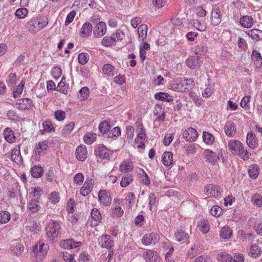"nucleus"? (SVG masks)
<instances>
[{
  "label": "nucleus",
  "instance_id": "f257e3e1",
  "mask_svg": "<svg viewBox=\"0 0 262 262\" xmlns=\"http://www.w3.org/2000/svg\"><path fill=\"white\" fill-rule=\"evenodd\" d=\"M228 147L233 154L239 156L244 160L249 159L250 154L244 149V145L239 141L230 140L228 143Z\"/></svg>",
  "mask_w": 262,
  "mask_h": 262
},
{
  "label": "nucleus",
  "instance_id": "f03ea898",
  "mask_svg": "<svg viewBox=\"0 0 262 262\" xmlns=\"http://www.w3.org/2000/svg\"><path fill=\"white\" fill-rule=\"evenodd\" d=\"M48 18L46 16H38L32 18L28 23L29 29L32 32H37L48 25Z\"/></svg>",
  "mask_w": 262,
  "mask_h": 262
},
{
  "label": "nucleus",
  "instance_id": "7ed1b4c3",
  "mask_svg": "<svg viewBox=\"0 0 262 262\" xmlns=\"http://www.w3.org/2000/svg\"><path fill=\"white\" fill-rule=\"evenodd\" d=\"M60 226L56 221H51L46 227L47 236L50 241H53L59 233Z\"/></svg>",
  "mask_w": 262,
  "mask_h": 262
},
{
  "label": "nucleus",
  "instance_id": "20e7f679",
  "mask_svg": "<svg viewBox=\"0 0 262 262\" xmlns=\"http://www.w3.org/2000/svg\"><path fill=\"white\" fill-rule=\"evenodd\" d=\"M49 246L48 245L45 244L42 241H40L33 246V251L36 256L40 259H42L46 255Z\"/></svg>",
  "mask_w": 262,
  "mask_h": 262
},
{
  "label": "nucleus",
  "instance_id": "39448f33",
  "mask_svg": "<svg viewBox=\"0 0 262 262\" xmlns=\"http://www.w3.org/2000/svg\"><path fill=\"white\" fill-rule=\"evenodd\" d=\"M205 192L209 196L217 198L222 194L223 189L220 186L213 184H209L205 188Z\"/></svg>",
  "mask_w": 262,
  "mask_h": 262
},
{
  "label": "nucleus",
  "instance_id": "423d86ee",
  "mask_svg": "<svg viewBox=\"0 0 262 262\" xmlns=\"http://www.w3.org/2000/svg\"><path fill=\"white\" fill-rule=\"evenodd\" d=\"M96 156L102 159L110 160V157L112 155L113 151L107 149L103 145L100 144L95 150Z\"/></svg>",
  "mask_w": 262,
  "mask_h": 262
},
{
  "label": "nucleus",
  "instance_id": "0eeeda50",
  "mask_svg": "<svg viewBox=\"0 0 262 262\" xmlns=\"http://www.w3.org/2000/svg\"><path fill=\"white\" fill-rule=\"evenodd\" d=\"M201 57L193 56L189 57L186 60V65L191 69H199L203 63Z\"/></svg>",
  "mask_w": 262,
  "mask_h": 262
},
{
  "label": "nucleus",
  "instance_id": "6e6552de",
  "mask_svg": "<svg viewBox=\"0 0 262 262\" xmlns=\"http://www.w3.org/2000/svg\"><path fill=\"white\" fill-rule=\"evenodd\" d=\"M99 244L102 248L107 249L108 250L112 249L114 246V241L109 235H103L98 238Z\"/></svg>",
  "mask_w": 262,
  "mask_h": 262
},
{
  "label": "nucleus",
  "instance_id": "1a4fd4ad",
  "mask_svg": "<svg viewBox=\"0 0 262 262\" xmlns=\"http://www.w3.org/2000/svg\"><path fill=\"white\" fill-rule=\"evenodd\" d=\"M203 155L205 162L211 165H215L219 160V156L210 149H205Z\"/></svg>",
  "mask_w": 262,
  "mask_h": 262
},
{
  "label": "nucleus",
  "instance_id": "9d476101",
  "mask_svg": "<svg viewBox=\"0 0 262 262\" xmlns=\"http://www.w3.org/2000/svg\"><path fill=\"white\" fill-rule=\"evenodd\" d=\"M159 241V235L154 233H150L144 235L142 238V243L145 245L156 244Z\"/></svg>",
  "mask_w": 262,
  "mask_h": 262
},
{
  "label": "nucleus",
  "instance_id": "9b49d317",
  "mask_svg": "<svg viewBox=\"0 0 262 262\" xmlns=\"http://www.w3.org/2000/svg\"><path fill=\"white\" fill-rule=\"evenodd\" d=\"M183 137L190 142L195 141L198 137V134L197 131L193 128L189 127L186 129L183 133Z\"/></svg>",
  "mask_w": 262,
  "mask_h": 262
},
{
  "label": "nucleus",
  "instance_id": "f8f14e48",
  "mask_svg": "<svg viewBox=\"0 0 262 262\" xmlns=\"http://www.w3.org/2000/svg\"><path fill=\"white\" fill-rule=\"evenodd\" d=\"M106 31V26L103 21H100L95 26L93 33L96 37H100L103 36Z\"/></svg>",
  "mask_w": 262,
  "mask_h": 262
},
{
  "label": "nucleus",
  "instance_id": "ddd939ff",
  "mask_svg": "<svg viewBox=\"0 0 262 262\" xmlns=\"http://www.w3.org/2000/svg\"><path fill=\"white\" fill-rule=\"evenodd\" d=\"M98 197L100 203L103 205L108 206L111 204V198L106 190H100L98 193Z\"/></svg>",
  "mask_w": 262,
  "mask_h": 262
},
{
  "label": "nucleus",
  "instance_id": "4468645a",
  "mask_svg": "<svg viewBox=\"0 0 262 262\" xmlns=\"http://www.w3.org/2000/svg\"><path fill=\"white\" fill-rule=\"evenodd\" d=\"M60 245L64 249H71L79 247L81 243L75 242L73 239H68L61 241Z\"/></svg>",
  "mask_w": 262,
  "mask_h": 262
},
{
  "label": "nucleus",
  "instance_id": "2eb2a0df",
  "mask_svg": "<svg viewBox=\"0 0 262 262\" xmlns=\"http://www.w3.org/2000/svg\"><path fill=\"white\" fill-rule=\"evenodd\" d=\"M225 133L230 137L234 136L236 133V128L234 123L231 121L226 122L224 127Z\"/></svg>",
  "mask_w": 262,
  "mask_h": 262
},
{
  "label": "nucleus",
  "instance_id": "dca6fc26",
  "mask_svg": "<svg viewBox=\"0 0 262 262\" xmlns=\"http://www.w3.org/2000/svg\"><path fill=\"white\" fill-rule=\"evenodd\" d=\"M174 236L177 241L182 243H185L189 237V233L182 229H178Z\"/></svg>",
  "mask_w": 262,
  "mask_h": 262
},
{
  "label": "nucleus",
  "instance_id": "f3484780",
  "mask_svg": "<svg viewBox=\"0 0 262 262\" xmlns=\"http://www.w3.org/2000/svg\"><path fill=\"white\" fill-rule=\"evenodd\" d=\"M87 150L85 145H79L76 149V156L77 158L81 161H84L87 157Z\"/></svg>",
  "mask_w": 262,
  "mask_h": 262
},
{
  "label": "nucleus",
  "instance_id": "a211bd4d",
  "mask_svg": "<svg viewBox=\"0 0 262 262\" xmlns=\"http://www.w3.org/2000/svg\"><path fill=\"white\" fill-rule=\"evenodd\" d=\"M221 20L220 9L217 8L213 9L211 15V24L213 26H216L221 23Z\"/></svg>",
  "mask_w": 262,
  "mask_h": 262
},
{
  "label": "nucleus",
  "instance_id": "6ab92c4d",
  "mask_svg": "<svg viewBox=\"0 0 262 262\" xmlns=\"http://www.w3.org/2000/svg\"><path fill=\"white\" fill-rule=\"evenodd\" d=\"M246 141L248 146L252 149L255 148L258 145L255 135L252 132H250L248 133Z\"/></svg>",
  "mask_w": 262,
  "mask_h": 262
},
{
  "label": "nucleus",
  "instance_id": "aec40b11",
  "mask_svg": "<svg viewBox=\"0 0 262 262\" xmlns=\"http://www.w3.org/2000/svg\"><path fill=\"white\" fill-rule=\"evenodd\" d=\"M144 257L147 262H158L160 259L158 254L150 250L146 251Z\"/></svg>",
  "mask_w": 262,
  "mask_h": 262
},
{
  "label": "nucleus",
  "instance_id": "412c9836",
  "mask_svg": "<svg viewBox=\"0 0 262 262\" xmlns=\"http://www.w3.org/2000/svg\"><path fill=\"white\" fill-rule=\"evenodd\" d=\"M92 179H86L82 187L80 189V193L83 196H86L90 193L93 189Z\"/></svg>",
  "mask_w": 262,
  "mask_h": 262
},
{
  "label": "nucleus",
  "instance_id": "4be33fe9",
  "mask_svg": "<svg viewBox=\"0 0 262 262\" xmlns=\"http://www.w3.org/2000/svg\"><path fill=\"white\" fill-rule=\"evenodd\" d=\"M239 23L242 27L246 28H249L253 26L254 21L251 16L244 15L240 18Z\"/></svg>",
  "mask_w": 262,
  "mask_h": 262
},
{
  "label": "nucleus",
  "instance_id": "5701e85b",
  "mask_svg": "<svg viewBox=\"0 0 262 262\" xmlns=\"http://www.w3.org/2000/svg\"><path fill=\"white\" fill-rule=\"evenodd\" d=\"M93 27L90 23H84L80 30V35L82 37H88L92 33Z\"/></svg>",
  "mask_w": 262,
  "mask_h": 262
},
{
  "label": "nucleus",
  "instance_id": "b1692460",
  "mask_svg": "<svg viewBox=\"0 0 262 262\" xmlns=\"http://www.w3.org/2000/svg\"><path fill=\"white\" fill-rule=\"evenodd\" d=\"M173 154L171 151H165L162 155V162L166 166H169L173 164Z\"/></svg>",
  "mask_w": 262,
  "mask_h": 262
},
{
  "label": "nucleus",
  "instance_id": "393cba45",
  "mask_svg": "<svg viewBox=\"0 0 262 262\" xmlns=\"http://www.w3.org/2000/svg\"><path fill=\"white\" fill-rule=\"evenodd\" d=\"M10 159L17 164L23 162L19 147L18 149L14 148L12 150Z\"/></svg>",
  "mask_w": 262,
  "mask_h": 262
},
{
  "label": "nucleus",
  "instance_id": "a878e982",
  "mask_svg": "<svg viewBox=\"0 0 262 262\" xmlns=\"http://www.w3.org/2000/svg\"><path fill=\"white\" fill-rule=\"evenodd\" d=\"M170 89L176 91H183L181 78L173 79L170 84Z\"/></svg>",
  "mask_w": 262,
  "mask_h": 262
},
{
  "label": "nucleus",
  "instance_id": "bb28decb",
  "mask_svg": "<svg viewBox=\"0 0 262 262\" xmlns=\"http://www.w3.org/2000/svg\"><path fill=\"white\" fill-rule=\"evenodd\" d=\"M3 135L4 138L7 142L12 143L15 141V138L14 133L10 128H5Z\"/></svg>",
  "mask_w": 262,
  "mask_h": 262
},
{
  "label": "nucleus",
  "instance_id": "cd10ccee",
  "mask_svg": "<svg viewBox=\"0 0 262 262\" xmlns=\"http://www.w3.org/2000/svg\"><path fill=\"white\" fill-rule=\"evenodd\" d=\"M31 100L28 98L20 99L16 103V106L20 110H25L31 106Z\"/></svg>",
  "mask_w": 262,
  "mask_h": 262
},
{
  "label": "nucleus",
  "instance_id": "c85d7f7f",
  "mask_svg": "<svg viewBox=\"0 0 262 262\" xmlns=\"http://www.w3.org/2000/svg\"><path fill=\"white\" fill-rule=\"evenodd\" d=\"M48 148V145L46 141H43L38 143L36 146L35 151L40 155L45 153Z\"/></svg>",
  "mask_w": 262,
  "mask_h": 262
},
{
  "label": "nucleus",
  "instance_id": "c756f323",
  "mask_svg": "<svg viewBox=\"0 0 262 262\" xmlns=\"http://www.w3.org/2000/svg\"><path fill=\"white\" fill-rule=\"evenodd\" d=\"M147 27L146 25H141L138 28V36L140 40L144 41L147 37Z\"/></svg>",
  "mask_w": 262,
  "mask_h": 262
},
{
  "label": "nucleus",
  "instance_id": "7c9ffc66",
  "mask_svg": "<svg viewBox=\"0 0 262 262\" xmlns=\"http://www.w3.org/2000/svg\"><path fill=\"white\" fill-rule=\"evenodd\" d=\"M39 202L37 200H32L28 205V209L31 213H35L40 208Z\"/></svg>",
  "mask_w": 262,
  "mask_h": 262
},
{
  "label": "nucleus",
  "instance_id": "2f4dec72",
  "mask_svg": "<svg viewBox=\"0 0 262 262\" xmlns=\"http://www.w3.org/2000/svg\"><path fill=\"white\" fill-rule=\"evenodd\" d=\"M247 34L253 39H262V31L259 29H253L250 30L248 31Z\"/></svg>",
  "mask_w": 262,
  "mask_h": 262
},
{
  "label": "nucleus",
  "instance_id": "473e14b6",
  "mask_svg": "<svg viewBox=\"0 0 262 262\" xmlns=\"http://www.w3.org/2000/svg\"><path fill=\"white\" fill-rule=\"evenodd\" d=\"M101 44L104 47H110L116 44V40L112 35L111 36H105L102 39Z\"/></svg>",
  "mask_w": 262,
  "mask_h": 262
},
{
  "label": "nucleus",
  "instance_id": "72a5a7b5",
  "mask_svg": "<svg viewBox=\"0 0 262 262\" xmlns=\"http://www.w3.org/2000/svg\"><path fill=\"white\" fill-rule=\"evenodd\" d=\"M43 170L42 167L39 166H34L31 169V173L32 176L35 178H38L43 174Z\"/></svg>",
  "mask_w": 262,
  "mask_h": 262
},
{
  "label": "nucleus",
  "instance_id": "f704fd0d",
  "mask_svg": "<svg viewBox=\"0 0 262 262\" xmlns=\"http://www.w3.org/2000/svg\"><path fill=\"white\" fill-rule=\"evenodd\" d=\"M249 254L253 257H257L261 254L260 248L256 244L252 245L249 249Z\"/></svg>",
  "mask_w": 262,
  "mask_h": 262
},
{
  "label": "nucleus",
  "instance_id": "c9c22d12",
  "mask_svg": "<svg viewBox=\"0 0 262 262\" xmlns=\"http://www.w3.org/2000/svg\"><path fill=\"white\" fill-rule=\"evenodd\" d=\"M182 84L183 85V91L189 90L194 86V81L191 79L181 78Z\"/></svg>",
  "mask_w": 262,
  "mask_h": 262
},
{
  "label": "nucleus",
  "instance_id": "e433bc0d",
  "mask_svg": "<svg viewBox=\"0 0 262 262\" xmlns=\"http://www.w3.org/2000/svg\"><path fill=\"white\" fill-rule=\"evenodd\" d=\"M155 98L157 100L170 102L172 101L171 97L166 93L159 92L155 94Z\"/></svg>",
  "mask_w": 262,
  "mask_h": 262
},
{
  "label": "nucleus",
  "instance_id": "4c0bfd02",
  "mask_svg": "<svg viewBox=\"0 0 262 262\" xmlns=\"http://www.w3.org/2000/svg\"><path fill=\"white\" fill-rule=\"evenodd\" d=\"M198 228L204 234H205L209 230V224L207 221L201 220L198 225Z\"/></svg>",
  "mask_w": 262,
  "mask_h": 262
},
{
  "label": "nucleus",
  "instance_id": "58836bf2",
  "mask_svg": "<svg viewBox=\"0 0 262 262\" xmlns=\"http://www.w3.org/2000/svg\"><path fill=\"white\" fill-rule=\"evenodd\" d=\"M69 85L63 81V79H62L57 86V91L67 94L69 92Z\"/></svg>",
  "mask_w": 262,
  "mask_h": 262
},
{
  "label": "nucleus",
  "instance_id": "ea45409f",
  "mask_svg": "<svg viewBox=\"0 0 262 262\" xmlns=\"http://www.w3.org/2000/svg\"><path fill=\"white\" fill-rule=\"evenodd\" d=\"M217 259L219 262H232L233 257L227 253H220L217 255Z\"/></svg>",
  "mask_w": 262,
  "mask_h": 262
},
{
  "label": "nucleus",
  "instance_id": "a19ab883",
  "mask_svg": "<svg viewBox=\"0 0 262 262\" xmlns=\"http://www.w3.org/2000/svg\"><path fill=\"white\" fill-rule=\"evenodd\" d=\"M203 139L204 142L208 145H212L214 141V136L208 132L203 133Z\"/></svg>",
  "mask_w": 262,
  "mask_h": 262
},
{
  "label": "nucleus",
  "instance_id": "79ce46f5",
  "mask_svg": "<svg viewBox=\"0 0 262 262\" xmlns=\"http://www.w3.org/2000/svg\"><path fill=\"white\" fill-rule=\"evenodd\" d=\"M102 71L104 74L107 76H113L115 74L114 68L110 64L106 63L104 64Z\"/></svg>",
  "mask_w": 262,
  "mask_h": 262
},
{
  "label": "nucleus",
  "instance_id": "37998d69",
  "mask_svg": "<svg viewBox=\"0 0 262 262\" xmlns=\"http://www.w3.org/2000/svg\"><path fill=\"white\" fill-rule=\"evenodd\" d=\"M26 228L27 230H29L33 234L37 233L41 230V227L39 225L34 222L30 223L29 225L26 226Z\"/></svg>",
  "mask_w": 262,
  "mask_h": 262
},
{
  "label": "nucleus",
  "instance_id": "c03bdc74",
  "mask_svg": "<svg viewBox=\"0 0 262 262\" xmlns=\"http://www.w3.org/2000/svg\"><path fill=\"white\" fill-rule=\"evenodd\" d=\"M248 173L250 177L252 179H256L259 174V169L258 166L256 165H253L249 166Z\"/></svg>",
  "mask_w": 262,
  "mask_h": 262
},
{
  "label": "nucleus",
  "instance_id": "a18cd8bd",
  "mask_svg": "<svg viewBox=\"0 0 262 262\" xmlns=\"http://www.w3.org/2000/svg\"><path fill=\"white\" fill-rule=\"evenodd\" d=\"M192 50L195 54L203 55L207 52V47L204 43H201L198 46L194 47Z\"/></svg>",
  "mask_w": 262,
  "mask_h": 262
},
{
  "label": "nucleus",
  "instance_id": "49530a36",
  "mask_svg": "<svg viewBox=\"0 0 262 262\" xmlns=\"http://www.w3.org/2000/svg\"><path fill=\"white\" fill-rule=\"evenodd\" d=\"M11 218L10 213L7 211H0V223L5 224L8 223Z\"/></svg>",
  "mask_w": 262,
  "mask_h": 262
},
{
  "label": "nucleus",
  "instance_id": "de8ad7c7",
  "mask_svg": "<svg viewBox=\"0 0 262 262\" xmlns=\"http://www.w3.org/2000/svg\"><path fill=\"white\" fill-rule=\"evenodd\" d=\"M192 25L195 29L200 31H205L206 29V24L204 21L194 20Z\"/></svg>",
  "mask_w": 262,
  "mask_h": 262
},
{
  "label": "nucleus",
  "instance_id": "09e8293b",
  "mask_svg": "<svg viewBox=\"0 0 262 262\" xmlns=\"http://www.w3.org/2000/svg\"><path fill=\"white\" fill-rule=\"evenodd\" d=\"M139 175L140 176V181L142 184L146 185H148L150 184V181L144 170L140 169L139 172Z\"/></svg>",
  "mask_w": 262,
  "mask_h": 262
},
{
  "label": "nucleus",
  "instance_id": "8fccbe9b",
  "mask_svg": "<svg viewBox=\"0 0 262 262\" xmlns=\"http://www.w3.org/2000/svg\"><path fill=\"white\" fill-rule=\"evenodd\" d=\"M119 169L122 172H128L133 169V165L129 162L124 161L120 164Z\"/></svg>",
  "mask_w": 262,
  "mask_h": 262
},
{
  "label": "nucleus",
  "instance_id": "3c124183",
  "mask_svg": "<svg viewBox=\"0 0 262 262\" xmlns=\"http://www.w3.org/2000/svg\"><path fill=\"white\" fill-rule=\"evenodd\" d=\"M91 216L93 220L96 222H100L101 219V215L100 211L96 208H94L91 211ZM98 224L97 223L95 224L94 226H96Z\"/></svg>",
  "mask_w": 262,
  "mask_h": 262
},
{
  "label": "nucleus",
  "instance_id": "603ef678",
  "mask_svg": "<svg viewBox=\"0 0 262 262\" xmlns=\"http://www.w3.org/2000/svg\"><path fill=\"white\" fill-rule=\"evenodd\" d=\"M133 181V177L130 174H125L122 179L120 185L122 187H126Z\"/></svg>",
  "mask_w": 262,
  "mask_h": 262
},
{
  "label": "nucleus",
  "instance_id": "864d4df0",
  "mask_svg": "<svg viewBox=\"0 0 262 262\" xmlns=\"http://www.w3.org/2000/svg\"><path fill=\"white\" fill-rule=\"evenodd\" d=\"M125 200L127 201L128 207L131 208L135 203L136 196L133 192L128 193L125 197Z\"/></svg>",
  "mask_w": 262,
  "mask_h": 262
},
{
  "label": "nucleus",
  "instance_id": "5fc2aeb1",
  "mask_svg": "<svg viewBox=\"0 0 262 262\" xmlns=\"http://www.w3.org/2000/svg\"><path fill=\"white\" fill-rule=\"evenodd\" d=\"M96 135L89 133H86L83 137L84 142L88 144H92L96 140Z\"/></svg>",
  "mask_w": 262,
  "mask_h": 262
},
{
  "label": "nucleus",
  "instance_id": "6e6d98bb",
  "mask_svg": "<svg viewBox=\"0 0 262 262\" xmlns=\"http://www.w3.org/2000/svg\"><path fill=\"white\" fill-rule=\"evenodd\" d=\"M43 130L42 131V134H43L45 132H50L52 130H54V128L53 127L51 122L49 121H45L42 123Z\"/></svg>",
  "mask_w": 262,
  "mask_h": 262
},
{
  "label": "nucleus",
  "instance_id": "4d7b16f0",
  "mask_svg": "<svg viewBox=\"0 0 262 262\" xmlns=\"http://www.w3.org/2000/svg\"><path fill=\"white\" fill-rule=\"evenodd\" d=\"M90 58L89 55L88 53H80L78 56V60L80 64H85L89 61Z\"/></svg>",
  "mask_w": 262,
  "mask_h": 262
},
{
  "label": "nucleus",
  "instance_id": "13d9d810",
  "mask_svg": "<svg viewBox=\"0 0 262 262\" xmlns=\"http://www.w3.org/2000/svg\"><path fill=\"white\" fill-rule=\"evenodd\" d=\"M220 235L224 239H227L231 237L232 231L228 227L223 228L221 231Z\"/></svg>",
  "mask_w": 262,
  "mask_h": 262
},
{
  "label": "nucleus",
  "instance_id": "bf43d9fd",
  "mask_svg": "<svg viewBox=\"0 0 262 262\" xmlns=\"http://www.w3.org/2000/svg\"><path fill=\"white\" fill-rule=\"evenodd\" d=\"M25 83V81L22 80L19 84L17 86L16 89L14 90L13 93L14 97L17 98L21 94Z\"/></svg>",
  "mask_w": 262,
  "mask_h": 262
},
{
  "label": "nucleus",
  "instance_id": "052dcab7",
  "mask_svg": "<svg viewBox=\"0 0 262 262\" xmlns=\"http://www.w3.org/2000/svg\"><path fill=\"white\" fill-rule=\"evenodd\" d=\"M99 129L102 133L104 134L110 130L111 126L107 122L103 121L100 123Z\"/></svg>",
  "mask_w": 262,
  "mask_h": 262
},
{
  "label": "nucleus",
  "instance_id": "680f3d73",
  "mask_svg": "<svg viewBox=\"0 0 262 262\" xmlns=\"http://www.w3.org/2000/svg\"><path fill=\"white\" fill-rule=\"evenodd\" d=\"M28 14V10L25 8H20L18 9L15 12L16 16L19 18H25Z\"/></svg>",
  "mask_w": 262,
  "mask_h": 262
},
{
  "label": "nucleus",
  "instance_id": "e2e57ef3",
  "mask_svg": "<svg viewBox=\"0 0 262 262\" xmlns=\"http://www.w3.org/2000/svg\"><path fill=\"white\" fill-rule=\"evenodd\" d=\"M113 38L116 40V42L117 41H119L122 40L123 38L125 37V34L120 29H118L115 33L112 34Z\"/></svg>",
  "mask_w": 262,
  "mask_h": 262
},
{
  "label": "nucleus",
  "instance_id": "0e129e2a",
  "mask_svg": "<svg viewBox=\"0 0 262 262\" xmlns=\"http://www.w3.org/2000/svg\"><path fill=\"white\" fill-rule=\"evenodd\" d=\"M252 201L257 207H262V196L255 194L252 197Z\"/></svg>",
  "mask_w": 262,
  "mask_h": 262
},
{
  "label": "nucleus",
  "instance_id": "69168bd1",
  "mask_svg": "<svg viewBox=\"0 0 262 262\" xmlns=\"http://www.w3.org/2000/svg\"><path fill=\"white\" fill-rule=\"evenodd\" d=\"M74 123L73 122H70L68 125H66L62 130V133L64 136L68 135L71 131L73 130Z\"/></svg>",
  "mask_w": 262,
  "mask_h": 262
},
{
  "label": "nucleus",
  "instance_id": "338daca9",
  "mask_svg": "<svg viewBox=\"0 0 262 262\" xmlns=\"http://www.w3.org/2000/svg\"><path fill=\"white\" fill-rule=\"evenodd\" d=\"M55 118L58 121H62L66 117V113L63 111L58 110L54 112Z\"/></svg>",
  "mask_w": 262,
  "mask_h": 262
},
{
  "label": "nucleus",
  "instance_id": "774afa93",
  "mask_svg": "<svg viewBox=\"0 0 262 262\" xmlns=\"http://www.w3.org/2000/svg\"><path fill=\"white\" fill-rule=\"evenodd\" d=\"M76 12L74 10L71 11L68 13L65 21L64 25L65 26H68L70 23H71L75 17Z\"/></svg>",
  "mask_w": 262,
  "mask_h": 262
}]
</instances>
